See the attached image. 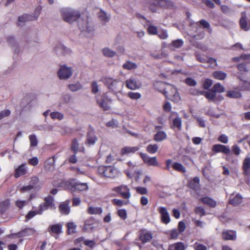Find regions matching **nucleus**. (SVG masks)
Segmentation results:
<instances>
[{
  "instance_id": "f257e3e1",
  "label": "nucleus",
  "mask_w": 250,
  "mask_h": 250,
  "mask_svg": "<svg viewBox=\"0 0 250 250\" xmlns=\"http://www.w3.org/2000/svg\"><path fill=\"white\" fill-rule=\"evenodd\" d=\"M60 13L61 17L66 22L72 23L78 20V26L83 36L89 38L94 35V29L92 22L88 21L87 18L85 19L80 18V14L77 10L70 8H62Z\"/></svg>"
},
{
  "instance_id": "f03ea898",
  "label": "nucleus",
  "mask_w": 250,
  "mask_h": 250,
  "mask_svg": "<svg viewBox=\"0 0 250 250\" xmlns=\"http://www.w3.org/2000/svg\"><path fill=\"white\" fill-rule=\"evenodd\" d=\"M101 81L103 82L110 93L116 96L118 100L122 101L118 94H122L124 86V83H122L118 79L108 76L103 77Z\"/></svg>"
},
{
  "instance_id": "7ed1b4c3",
  "label": "nucleus",
  "mask_w": 250,
  "mask_h": 250,
  "mask_svg": "<svg viewBox=\"0 0 250 250\" xmlns=\"http://www.w3.org/2000/svg\"><path fill=\"white\" fill-rule=\"evenodd\" d=\"M157 86H161L165 88L164 95L166 98L171 100L174 103H177L180 100V96L177 88L173 85L166 83H158Z\"/></svg>"
},
{
  "instance_id": "20e7f679",
  "label": "nucleus",
  "mask_w": 250,
  "mask_h": 250,
  "mask_svg": "<svg viewBox=\"0 0 250 250\" xmlns=\"http://www.w3.org/2000/svg\"><path fill=\"white\" fill-rule=\"evenodd\" d=\"M98 171L101 176L111 178L115 177L118 174V169L112 166H100Z\"/></svg>"
},
{
  "instance_id": "39448f33",
  "label": "nucleus",
  "mask_w": 250,
  "mask_h": 250,
  "mask_svg": "<svg viewBox=\"0 0 250 250\" xmlns=\"http://www.w3.org/2000/svg\"><path fill=\"white\" fill-rule=\"evenodd\" d=\"M97 103L98 105L104 111H107L110 109V104L112 103V100L108 99L103 95H98L96 96Z\"/></svg>"
},
{
  "instance_id": "423d86ee",
  "label": "nucleus",
  "mask_w": 250,
  "mask_h": 250,
  "mask_svg": "<svg viewBox=\"0 0 250 250\" xmlns=\"http://www.w3.org/2000/svg\"><path fill=\"white\" fill-rule=\"evenodd\" d=\"M57 74L60 79L67 80L72 76L73 70L71 67L62 65L59 69Z\"/></svg>"
},
{
  "instance_id": "0eeeda50",
  "label": "nucleus",
  "mask_w": 250,
  "mask_h": 250,
  "mask_svg": "<svg viewBox=\"0 0 250 250\" xmlns=\"http://www.w3.org/2000/svg\"><path fill=\"white\" fill-rule=\"evenodd\" d=\"M126 87L130 90H136L140 88L142 85L141 82L137 78L134 76L130 77L125 82Z\"/></svg>"
},
{
  "instance_id": "6e6552de",
  "label": "nucleus",
  "mask_w": 250,
  "mask_h": 250,
  "mask_svg": "<svg viewBox=\"0 0 250 250\" xmlns=\"http://www.w3.org/2000/svg\"><path fill=\"white\" fill-rule=\"evenodd\" d=\"M41 10L42 7L40 6H38L35 10L34 16L28 14H23L19 17L18 21L20 22H24L27 21L35 20L39 17Z\"/></svg>"
},
{
  "instance_id": "1a4fd4ad",
  "label": "nucleus",
  "mask_w": 250,
  "mask_h": 250,
  "mask_svg": "<svg viewBox=\"0 0 250 250\" xmlns=\"http://www.w3.org/2000/svg\"><path fill=\"white\" fill-rule=\"evenodd\" d=\"M113 190L118 193L124 199H128L131 196L129 189L125 185H121L113 188Z\"/></svg>"
},
{
  "instance_id": "9d476101",
  "label": "nucleus",
  "mask_w": 250,
  "mask_h": 250,
  "mask_svg": "<svg viewBox=\"0 0 250 250\" xmlns=\"http://www.w3.org/2000/svg\"><path fill=\"white\" fill-rule=\"evenodd\" d=\"M98 226V222L93 218L91 217L84 222L83 227V230L84 231H90L94 230Z\"/></svg>"
},
{
  "instance_id": "9b49d317",
  "label": "nucleus",
  "mask_w": 250,
  "mask_h": 250,
  "mask_svg": "<svg viewBox=\"0 0 250 250\" xmlns=\"http://www.w3.org/2000/svg\"><path fill=\"white\" fill-rule=\"evenodd\" d=\"M157 210L161 214L162 222L166 224L169 223L170 221V218L167 208L163 207H160L158 208Z\"/></svg>"
},
{
  "instance_id": "f8f14e48",
  "label": "nucleus",
  "mask_w": 250,
  "mask_h": 250,
  "mask_svg": "<svg viewBox=\"0 0 250 250\" xmlns=\"http://www.w3.org/2000/svg\"><path fill=\"white\" fill-rule=\"evenodd\" d=\"M54 205V199L51 196H48L44 199V202L41 204L39 206L41 209L40 212H43L50 208H52Z\"/></svg>"
},
{
  "instance_id": "ddd939ff",
  "label": "nucleus",
  "mask_w": 250,
  "mask_h": 250,
  "mask_svg": "<svg viewBox=\"0 0 250 250\" xmlns=\"http://www.w3.org/2000/svg\"><path fill=\"white\" fill-rule=\"evenodd\" d=\"M140 155L146 164L153 166H157L158 165L156 157H150L147 154L142 153L140 154Z\"/></svg>"
},
{
  "instance_id": "4468645a",
  "label": "nucleus",
  "mask_w": 250,
  "mask_h": 250,
  "mask_svg": "<svg viewBox=\"0 0 250 250\" xmlns=\"http://www.w3.org/2000/svg\"><path fill=\"white\" fill-rule=\"evenodd\" d=\"M62 226L60 224H55L50 226L48 228V231L54 236L56 239H57L58 235L62 232Z\"/></svg>"
},
{
  "instance_id": "2eb2a0df",
  "label": "nucleus",
  "mask_w": 250,
  "mask_h": 250,
  "mask_svg": "<svg viewBox=\"0 0 250 250\" xmlns=\"http://www.w3.org/2000/svg\"><path fill=\"white\" fill-rule=\"evenodd\" d=\"M70 184L72 190L82 191L87 190L88 188V187L86 183L72 181Z\"/></svg>"
},
{
  "instance_id": "dca6fc26",
  "label": "nucleus",
  "mask_w": 250,
  "mask_h": 250,
  "mask_svg": "<svg viewBox=\"0 0 250 250\" xmlns=\"http://www.w3.org/2000/svg\"><path fill=\"white\" fill-rule=\"evenodd\" d=\"M212 150L215 153L222 152L225 154H229L230 151L229 146L221 144H216L213 146Z\"/></svg>"
},
{
  "instance_id": "f3484780",
  "label": "nucleus",
  "mask_w": 250,
  "mask_h": 250,
  "mask_svg": "<svg viewBox=\"0 0 250 250\" xmlns=\"http://www.w3.org/2000/svg\"><path fill=\"white\" fill-rule=\"evenodd\" d=\"M243 173L246 176L250 175V156L248 155L244 159L242 165Z\"/></svg>"
},
{
  "instance_id": "a211bd4d",
  "label": "nucleus",
  "mask_w": 250,
  "mask_h": 250,
  "mask_svg": "<svg viewBox=\"0 0 250 250\" xmlns=\"http://www.w3.org/2000/svg\"><path fill=\"white\" fill-rule=\"evenodd\" d=\"M29 185L31 186L35 190H40L42 186V184L40 182L39 179L37 176H33L31 178Z\"/></svg>"
},
{
  "instance_id": "6ab92c4d",
  "label": "nucleus",
  "mask_w": 250,
  "mask_h": 250,
  "mask_svg": "<svg viewBox=\"0 0 250 250\" xmlns=\"http://www.w3.org/2000/svg\"><path fill=\"white\" fill-rule=\"evenodd\" d=\"M140 238L143 243L149 241L152 238L151 233L146 230H142L140 231Z\"/></svg>"
},
{
  "instance_id": "aec40b11",
  "label": "nucleus",
  "mask_w": 250,
  "mask_h": 250,
  "mask_svg": "<svg viewBox=\"0 0 250 250\" xmlns=\"http://www.w3.org/2000/svg\"><path fill=\"white\" fill-rule=\"evenodd\" d=\"M25 166L26 165L25 164H22L16 169L15 173L14 174V176L16 178H18L20 176L24 175L26 173L27 170Z\"/></svg>"
},
{
  "instance_id": "412c9836",
  "label": "nucleus",
  "mask_w": 250,
  "mask_h": 250,
  "mask_svg": "<svg viewBox=\"0 0 250 250\" xmlns=\"http://www.w3.org/2000/svg\"><path fill=\"white\" fill-rule=\"evenodd\" d=\"M222 237L225 240H234L236 238V235L234 231L226 230L223 232Z\"/></svg>"
},
{
  "instance_id": "4be33fe9",
  "label": "nucleus",
  "mask_w": 250,
  "mask_h": 250,
  "mask_svg": "<svg viewBox=\"0 0 250 250\" xmlns=\"http://www.w3.org/2000/svg\"><path fill=\"white\" fill-rule=\"evenodd\" d=\"M240 24L241 27L246 31H248L250 29V22H248L247 21L245 14L242 15L240 20Z\"/></svg>"
},
{
  "instance_id": "5701e85b",
  "label": "nucleus",
  "mask_w": 250,
  "mask_h": 250,
  "mask_svg": "<svg viewBox=\"0 0 250 250\" xmlns=\"http://www.w3.org/2000/svg\"><path fill=\"white\" fill-rule=\"evenodd\" d=\"M41 211V209L39 207L38 208H36L35 207L33 208V210H30L27 214L26 215V218L27 221L30 220L33 217H34L37 214H41L42 212H40Z\"/></svg>"
},
{
  "instance_id": "b1692460",
  "label": "nucleus",
  "mask_w": 250,
  "mask_h": 250,
  "mask_svg": "<svg viewBox=\"0 0 250 250\" xmlns=\"http://www.w3.org/2000/svg\"><path fill=\"white\" fill-rule=\"evenodd\" d=\"M139 147L138 146H125L123 147L121 150L122 155H125L131 153H134L137 150H138Z\"/></svg>"
},
{
  "instance_id": "393cba45",
  "label": "nucleus",
  "mask_w": 250,
  "mask_h": 250,
  "mask_svg": "<svg viewBox=\"0 0 250 250\" xmlns=\"http://www.w3.org/2000/svg\"><path fill=\"white\" fill-rule=\"evenodd\" d=\"M167 137V135L165 131H159L157 132L154 136V140L156 142H162Z\"/></svg>"
},
{
  "instance_id": "a878e982",
  "label": "nucleus",
  "mask_w": 250,
  "mask_h": 250,
  "mask_svg": "<svg viewBox=\"0 0 250 250\" xmlns=\"http://www.w3.org/2000/svg\"><path fill=\"white\" fill-rule=\"evenodd\" d=\"M97 140V138L93 132H89L87 134L86 144L91 146L94 145Z\"/></svg>"
},
{
  "instance_id": "bb28decb",
  "label": "nucleus",
  "mask_w": 250,
  "mask_h": 250,
  "mask_svg": "<svg viewBox=\"0 0 250 250\" xmlns=\"http://www.w3.org/2000/svg\"><path fill=\"white\" fill-rule=\"evenodd\" d=\"M233 62H240L244 61L246 63H248L250 61V55L248 54H243L239 57H234L232 59Z\"/></svg>"
},
{
  "instance_id": "cd10ccee",
  "label": "nucleus",
  "mask_w": 250,
  "mask_h": 250,
  "mask_svg": "<svg viewBox=\"0 0 250 250\" xmlns=\"http://www.w3.org/2000/svg\"><path fill=\"white\" fill-rule=\"evenodd\" d=\"M172 168L176 171L181 172L182 173H185L186 172V169L184 166L178 162H174L172 164Z\"/></svg>"
},
{
  "instance_id": "c85d7f7f",
  "label": "nucleus",
  "mask_w": 250,
  "mask_h": 250,
  "mask_svg": "<svg viewBox=\"0 0 250 250\" xmlns=\"http://www.w3.org/2000/svg\"><path fill=\"white\" fill-rule=\"evenodd\" d=\"M200 179L199 177H196L193 180H191L189 183V186L191 188L197 190L199 187Z\"/></svg>"
},
{
  "instance_id": "c756f323",
  "label": "nucleus",
  "mask_w": 250,
  "mask_h": 250,
  "mask_svg": "<svg viewBox=\"0 0 250 250\" xmlns=\"http://www.w3.org/2000/svg\"><path fill=\"white\" fill-rule=\"evenodd\" d=\"M60 210L62 214H68L70 212V208L67 203H62L59 207Z\"/></svg>"
},
{
  "instance_id": "7c9ffc66",
  "label": "nucleus",
  "mask_w": 250,
  "mask_h": 250,
  "mask_svg": "<svg viewBox=\"0 0 250 250\" xmlns=\"http://www.w3.org/2000/svg\"><path fill=\"white\" fill-rule=\"evenodd\" d=\"M242 202V197L239 194L236 195L233 197H232L229 200V203L236 206L239 205Z\"/></svg>"
},
{
  "instance_id": "2f4dec72",
  "label": "nucleus",
  "mask_w": 250,
  "mask_h": 250,
  "mask_svg": "<svg viewBox=\"0 0 250 250\" xmlns=\"http://www.w3.org/2000/svg\"><path fill=\"white\" fill-rule=\"evenodd\" d=\"M123 67L125 69L131 70L137 68V65L136 63L128 61L123 64Z\"/></svg>"
},
{
  "instance_id": "473e14b6",
  "label": "nucleus",
  "mask_w": 250,
  "mask_h": 250,
  "mask_svg": "<svg viewBox=\"0 0 250 250\" xmlns=\"http://www.w3.org/2000/svg\"><path fill=\"white\" fill-rule=\"evenodd\" d=\"M185 246L182 242H178L170 245L168 250H185Z\"/></svg>"
},
{
  "instance_id": "72a5a7b5",
  "label": "nucleus",
  "mask_w": 250,
  "mask_h": 250,
  "mask_svg": "<svg viewBox=\"0 0 250 250\" xmlns=\"http://www.w3.org/2000/svg\"><path fill=\"white\" fill-rule=\"evenodd\" d=\"M104 55L106 57L112 58L115 56L117 54L115 51L110 49L109 48H104L102 50Z\"/></svg>"
},
{
  "instance_id": "f704fd0d",
  "label": "nucleus",
  "mask_w": 250,
  "mask_h": 250,
  "mask_svg": "<svg viewBox=\"0 0 250 250\" xmlns=\"http://www.w3.org/2000/svg\"><path fill=\"white\" fill-rule=\"evenodd\" d=\"M202 202L211 207H214L216 205V202L212 199L209 197H204L201 199Z\"/></svg>"
},
{
  "instance_id": "c9c22d12",
  "label": "nucleus",
  "mask_w": 250,
  "mask_h": 250,
  "mask_svg": "<svg viewBox=\"0 0 250 250\" xmlns=\"http://www.w3.org/2000/svg\"><path fill=\"white\" fill-rule=\"evenodd\" d=\"M35 232V231L34 229L32 228H26L20 232L19 233V235L20 236H24L27 235H33Z\"/></svg>"
},
{
  "instance_id": "e433bc0d",
  "label": "nucleus",
  "mask_w": 250,
  "mask_h": 250,
  "mask_svg": "<svg viewBox=\"0 0 250 250\" xmlns=\"http://www.w3.org/2000/svg\"><path fill=\"white\" fill-rule=\"evenodd\" d=\"M213 76L217 80H223L226 78L227 74L222 71H217L213 73Z\"/></svg>"
},
{
  "instance_id": "4c0bfd02",
  "label": "nucleus",
  "mask_w": 250,
  "mask_h": 250,
  "mask_svg": "<svg viewBox=\"0 0 250 250\" xmlns=\"http://www.w3.org/2000/svg\"><path fill=\"white\" fill-rule=\"evenodd\" d=\"M241 96V93L238 91L232 90L227 92V96L231 98H238Z\"/></svg>"
},
{
  "instance_id": "58836bf2",
  "label": "nucleus",
  "mask_w": 250,
  "mask_h": 250,
  "mask_svg": "<svg viewBox=\"0 0 250 250\" xmlns=\"http://www.w3.org/2000/svg\"><path fill=\"white\" fill-rule=\"evenodd\" d=\"M68 86L69 89L73 92L78 91L83 87L82 85L80 83L69 84Z\"/></svg>"
},
{
  "instance_id": "ea45409f",
  "label": "nucleus",
  "mask_w": 250,
  "mask_h": 250,
  "mask_svg": "<svg viewBox=\"0 0 250 250\" xmlns=\"http://www.w3.org/2000/svg\"><path fill=\"white\" fill-rule=\"evenodd\" d=\"M158 149V146L157 144H149L146 147V150L149 153L154 154Z\"/></svg>"
},
{
  "instance_id": "a19ab883",
  "label": "nucleus",
  "mask_w": 250,
  "mask_h": 250,
  "mask_svg": "<svg viewBox=\"0 0 250 250\" xmlns=\"http://www.w3.org/2000/svg\"><path fill=\"white\" fill-rule=\"evenodd\" d=\"M151 4L164 7L166 5L167 1L166 0H149Z\"/></svg>"
},
{
  "instance_id": "79ce46f5",
  "label": "nucleus",
  "mask_w": 250,
  "mask_h": 250,
  "mask_svg": "<svg viewBox=\"0 0 250 250\" xmlns=\"http://www.w3.org/2000/svg\"><path fill=\"white\" fill-rule=\"evenodd\" d=\"M30 146L31 147H35L38 145V140L35 134H31L29 136Z\"/></svg>"
},
{
  "instance_id": "37998d69",
  "label": "nucleus",
  "mask_w": 250,
  "mask_h": 250,
  "mask_svg": "<svg viewBox=\"0 0 250 250\" xmlns=\"http://www.w3.org/2000/svg\"><path fill=\"white\" fill-rule=\"evenodd\" d=\"M98 15L100 20L104 22H106L109 21V18L106 13L103 10L100 11L98 13Z\"/></svg>"
},
{
  "instance_id": "c03bdc74",
  "label": "nucleus",
  "mask_w": 250,
  "mask_h": 250,
  "mask_svg": "<svg viewBox=\"0 0 250 250\" xmlns=\"http://www.w3.org/2000/svg\"><path fill=\"white\" fill-rule=\"evenodd\" d=\"M205 97L209 100H214L216 97V93L211 88L206 92Z\"/></svg>"
},
{
  "instance_id": "a18cd8bd",
  "label": "nucleus",
  "mask_w": 250,
  "mask_h": 250,
  "mask_svg": "<svg viewBox=\"0 0 250 250\" xmlns=\"http://www.w3.org/2000/svg\"><path fill=\"white\" fill-rule=\"evenodd\" d=\"M50 116L52 119L62 120L63 119V114L59 112H52L50 113Z\"/></svg>"
},
{
  "instance_id": "49530a36",
  "label": "nucleus",
  "mask_w": 250,
  "mask_h": 250,
  "mask_svg": "<svg viewBox=\"0 0 250 250\" xmlns=\"http://www.w3.org/2000/svg\"><path fill=\"white\" fill-rule=\"evenodd\" d=\"M212 89L216 93H222L225 91L224 86L219 83L215 84Z\"/></svg>"
},
{
  "instance_id": "de8ad7c7",
  "label": "nucleus",
  "mask_w": 250,
  "mask_h": 250,
  "mask_svg": "<svg viewBox=\"0 0 250 250\" xmlns=\"http://www.w3.org/2000/svg\"><path fill=\"white\" fill-rule=\"evenodd\" d=\"M67 231L69 234H72L76 232L77 226L73 222L67 223Z\"/></svg>"
},
{
  "instance_id": "09e8293b",
  "label": "nucleus",
  "mask_w": 250,
  "mask_h": 250,
  "mask_svg": "<svg viewBox=\"0 0 250 250\" xmlns=\"http://www.w3.org/2000/svg\"><path fill=\"white\" fill-rule=\"evenodd\" d=\"M184 42L181 39H178L173 41L171 43V46L174 48H180L183 44Z\"/></svg>"
},
{
  "instance_id": "8fccbe9b",
  "label": "nucleus",
  "mask_w": 250,
  "mask_h": 250,
  "mask_svg": "<svg viewBox=\"0 0 250 250\" xmlns=\"http://www.w3.org/2000/svg\"><path fill=\"white\" fill-rule=\"evenodd\" d=\"M182 126V119L179 117L175 118L173 121V127L180 129Z\"/></svg>"
},
{
  "instance_id": "3c124183",
  "label": "nucleus",
  "mask_w": 250,
  "mask_h": 250,
  "mask_svg": "<svg viewBox=\"0 0 250 250\" xmlns=\"http://www.w3.org/2000/svg\"><path fill=\"white\" fill-rule=\"evenodd\" d=\"M128 96L132 100H138L141 97V94L139 92H129Z\"/></svg>"
},
{
  "instance_id": "603ef678",
  "label": "nucleus",
  "mask_w": 250,
  "mask_h": 250,
  "mask_svg": "<svg viewBox=\"0 0 250 250\" xmlns=\"http://www.w3.org/2000/svg\"><path fill=\"white\" fill-rule=\"evenodd\" d=\"M88 211L90 214H99L102 212V210L100 208L90 207Z\"/></svg>"
},
{
  "instance_id": "864d4df0",
  "label": "nucleus",
  "mask_w": 250,
  "mask_h": 250,
  "mask_svg": "<svg viewBox=\"0 0 250 250\" xmlns=\"http://www.w3.org/2000/svg\"><path fill=\"white\" fill-rule=\"evenodd\" d=\"M99 91V87L97 83L94 81L91 83V91L93 94L97 93Z\"/></svg>"
},
{
  "instance_id": "5fc2aeb1",
  "label": "nucleus",
  "mask_w": 250,
  "mask_h": 250,
  "mask_svg": "<svg viewBox=\"0 0 250 250\" xmlns=\"http://www.w3.org/2000/svg\"><path fill=\"white\" fill-rule=\"evenodd\" d=\"M118 122L114 119L106 123V125L108 127H111L112 128H115L118 126Z\"/></svg>"
},
{
  "instance_id": "6e6d98bb",
  "label": "nucleus",
  "mask_w": 250,
  "mask_h": 250,
  "mask_svg": "<svg viewBox=\"0 0 250 250\" xmlns=\"http://www.w3.org/2000/svg\"><path fill=\"white\" fill-rule=\"evenodd\" d=\"M179 233H180L177 229H173L169 231V235L170 239H176Z\"/></svg>"
},
{
  "instance_id": "4d7b16f0",
  "label": "nucleus",
  "mask_w": 250,
  "mask_h": 250,
  "mask_svg": "<svg viewBox=\"0 0 250 250\" xmlns=\"http://www.w3.org/2000/svg\"><path fill=\"white\" fill-rule=\"evenodd\" d=\"M195 212L200 216L205 215L206 212L204 209L201 207H197L194 209Z\"/></svg>"
},
{
  "instance_id": "13d9d810",
  "label": "nucleus",
  "mask_w": 250,
  "mask_h": 250,
  "mask_svg": "<svg viewBox=\"0 0 250 250\" xmlns=\"http://www.w3.org/2000/svg\"><path fill=\"white\" fill-rule=\"evenodd\" d=\"M79 143L76 139H74L72 142L71 148L75 153H76L78 150Z\"/></svg>"
},
{
  "instance_id": "bf43d9fd",
  "label": "nucleus",
  "mask_w": 250,
  "mask_h": 250,
  "mask_svg": "<svg viewBox=\"0 0 250 250\" xmlns=\"http://www.w3.org/2000/svg\"><path fill=\"white\" fill-rule=\"evenodd\" d=\"M231 150L232 152L237 156L239 155L241 151V149L237 145H234L232 146Z\"/></svg>"
},
{
  "instance_id": "052dcab7",
  "label": "nucleus",
  "mask_w": 250,
  "mask_h": 250,
  "mask_svg": "<svg viewBox=\"0 0 250 250\" xmlns=\"http://www.w3.org/2000/svg\"><path fill=\"white\" fill-rule=\"evenodd\" d=\"M135 189L138 193L142 195L147 194L148 193L147 189L144 187H137Z\"/></svg>"
},
{
  "instance_id": "680f3d73",
  "label": "nucleus",
  "mask_w": 250,
  "mask_h": 250,
  "mask_svg": "<svg viewBox=\"0 0 250 250\" xmlns=\"http://www.w3.org/2000/svg\"><path fill=\"white\" fill-rule=\"evenodd\" d=\"M32 189H34L30 185L27 186H24L21 187L20 189V191L22 193H24L26 192L29 191Z\"/></svg>"
},
{
  "instance_id": "e2e57ef3",
  "label": "nucleus",
  "mask_w": 250,
  "mask_h": 250,
  "mask_svg": "<svg viewBox=\"0 0 250 250\" xmlns=\"http://www.w3.org/2000/svg\"><path fill=\"white\" fill-rule=\"evenodd\" d=\"M11 112L8 109L4 110L0 112V120L10 115Z\"/></svg>"
},
{
  "instance_id": "0e129e2a",
  "label": "nucleus",
  "mask_w": 250,
  "mask_h": 250,
  "mask_svg": "<svg viewBox=\"0 0 250 250\" xmlns=\"http://www.w3.org/2000/svg\"><path fill=\"white\" fill-rule=\"evenodd\" d=\"M218 140L222 143H224V144H227L228 143V141H229V139H228V137L227 136H226V135L225 134H222L221 135H220L218 138Z\"/></svg>"
},
{
  "instance_id": "69168bd1",
  "label": "nucleus",
  "mask_w": 250,
  "mask_h": 250,
  "mask_svg": "<svg viewBox=\"0 0 250 250\" xmlns=\"http://www.w3.org/2000/svg\"><path fill=\"white\" fill-rule=\"evenodd\" d=\"M186 226L185 223L183 221H180L178 224V231L181 233L183 232L185 229Z\"/></svg>"
},
{
  "instance_id": "338daca9",
  "label": "nucleus",
  "mask_w": 250,
  "mask_h": 250,
  "mask_svg": "<svg viewBox=\"0 0 250 250\" xmlns=\"http://www.w3.org/2000/svg\"><path fill=\"white\" fill-rule=\"evenodd\" d=\"M147 30L149 33L151 35H155L157 33V28L153 25L149 26Z\"/></svg>"
},
{
  "instance_id": "774afa93",
  "label": "nucleus",
  "mask_w": 250,
  "mask_h": 250,
  "mask_svg": "<svg viewBox=\"0 0 250 250\" xmlns=\"http://www.w3.org/2000/svg\"><path fill=\"white\" fill-rule=\"evenodd\" d=\"M185 83L189 86H195L196 84V81L191 78H188L185 80Z\"/></svg>"
}]
</instances>
